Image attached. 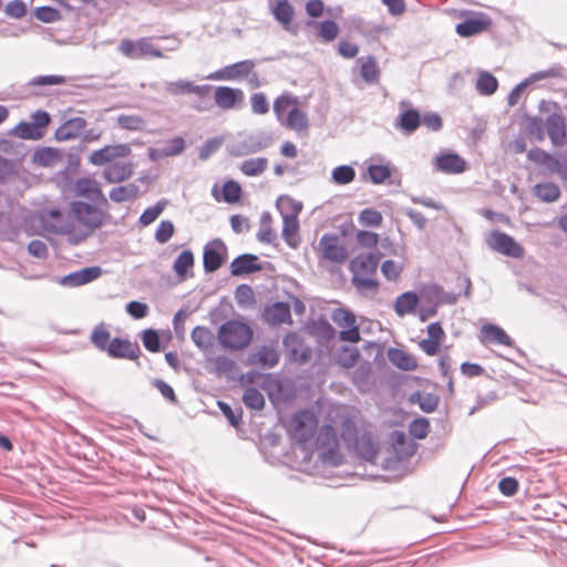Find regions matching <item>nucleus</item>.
<instances>
[{
	"mask_svg": "<svg viewBox=\"0 0 567 567\" xmlns=\"http://www.w3.org/2000/svg\"><path fill=\"white\" fill-rule=\"evenodd\" d=\"M71 213L74 218L84 226L87 231H75L71 225L55 226L51 225L50 229L58 235H66L68 243L78 246L84 241L94 230L100 229L109 224L112 216L93 204L83 200H73L70 205Z\"/></svg>",
	"mask_w": 567,
	"mask_h": 567,
	"instance_id": "obj_1",
	"label": "nucleus"
},
{
	"mask_svg": "<svg viewBox=\"0 0 567 567\" xmlns=\"http://www.w3.org/2000/svg\"><path fill=\"white\" fill-rule=\"evenodd\" d=\"M254 329L244 318H234L221 323L217 331L219 346L227 351H240L254 340Z\"/></svg>",
	"mask_w": 567,
	"mask_h": 567,
	"instance_id": "obj_2",
	"label": "nucleus"
},
{
	"mask_svg": "<svg viewBox=\"0 0 567 567\" xmlns=\"http://www.w3.org/2000/svg\"><path fill=\"white\" fill-rule=\"evenodd\" d=\"M51 122V115L44 110H37L31 114V121H20L10 134L22 140L39 141L41 140Z\"/></svg>",
	"mask_w": 567,
	"mask_h": 567,
	"instance_id": "obj_3",
	"label": "nucleus"
},
{
	"mask_svg": "<svg viewBox=\"0 0 567 567\" xmlns=\"http://www.w3.org/2000/svg\"><path fill=\"white\" fill-rule=\"evenodd\" d=\"M228 249L221 238L209 240L203 248V269L205 274H214L227 261Z\"/></svg>",
	"mask_w": 567,
	"mask_h": 567,
	"instance_id": "obj_4",
	"label": "nucleus"
},
{
	"mask_svg": "<svg viewBox=\"0 0 567 567\" xmlns=\"http://www.w3.org/2000/svg\"><path fill=\"white\" fill-rule=\"evenodd\" d=\"M331 319L338 327L343 328L338 333L340 341L357 343L361 339L355 316L350 309L336 308L331 313Z\"/></svg>",
	"mask_w": 567,
	"mask_h": 567,
	"instance_id": "obj_5",
	"label": "nucleus"
},
{
	"mask_svg": "<svg viewBox=\"0 0 567 567\" xmlns=\"http://www.w3.org/2000/svg\"><path fill=\"white\" fill-rule=\"evenodd\" d=\"M318 420L311 410L302 409L292 416L291 436L301 444L309 442L315 435Z\"/></svg>",
	"mask_w": 567,
	"mask_h": 567,
	"instance_id": "obj_6",
	"label": "nucleus"
},
{
	"mask_svg": "<svg viewBox=\"0 0 567 567\" xmlns=\"http://www.w3.org/2000/svg\"><path fill=\"white\" fill-rule=\"evenodd\" d=\"M487 246L506 257L519 259L524 257V248L523 246L516 241V239L502 231L494 229L491 231L488 238L486 239Z\"/></svg>",
	"mask_w": 567,
	"mask_h": 567,
	"instance_id": "obj_7",
	"label": "nucleus"
},
{
	"mask_svg": "<svg viewBox=\"0 0 567 567\" xmlns=\"http://www.w3.org/2000/svg\"><path fill=\"white\" fill-rule=\"evenodd\" d=\"M399 107L394 125L404 135H412L421 126V112L409 100H402Z\"/></svg>",
	"mask_w": 567,
	"mask_h": 567,
	"instance_id": "obj_8",
	"label": "nucleus"
},
{
	"mask_svg": "<svg viewBox=\"0 0 567 567\" xmlns=\"http://www.w3.org/2000/svg\"><path fill=\"white\" fill-rule=\"evenodd\" d=\"M269 11L282 29L291 34L298 33L293 24L295 8L289 0H268Z\"/></svg>",
	"mask_w": 567,
	"mask_h": 567,
	"instance_id": "obj_9",
	"label": "nucleus"
},
{
	"mask_svg": "<svg viewBox=\"0 0 567 567\" xmlns=\"http://www.w3.org/2000/svg\"><path fill=\"white\" fill-rule=\"evenodd\" d=\"M254 60H241L225 65L210 73L207 79L214 81H235L247 78L255 68Z\"/></svg>",
	"mask_w": 567,
	"mask_h": 567,
	"instance_id": "obj_10",
	"label": "nucleus"
},
{
	"mask_svg": "<svg viewBox=\"0 0 567 567\" xmlns=\"http://www.w3.org/2000/svg\"><path fill=\"white\" fill-rule=\"evenodd\" d=\"M132 148L128 144L105 145L95 150L89 156V162L95 166H103L115 163L117 158L130 156Z\"/></svg>",
	"mask_w": 567,
	"mask_h": 567,
	"instance_id": "obj_11",
	"label": "nucleus"
},
{
	"mask_svg": "<svg viewBox=\"0 0 567 567\" xmlns=\"http://www.w3.org/2000/svg\"><path fill=\"white\" fill-rule=\"evenodd\" d=\"M492 19L484 12H475L467 16L456 24L455 31L462 38H470L488 30Z\"/></svg>",
	"mask_w": 567,
	"mask_h": 567,
	"instance_id": "obj_12",
	"label": "nucleus"
},
{
	"mask_svg": "<svg viewBox=\"0 0 567 567\" xmlns=\"http://www.w3.org/2000/svg\"><path fill=\"white\" fill-rule=\"evenodd\" d=\"M321 257L334 264H342L348 258L347 248L339 244V236L332 233L322 235L319 241Z\"/></svg>",
	"mask_w": 567,
	"mask_h": 567,
	"instance_id": "obj_13",
	"label": "nucleus"
},
{
	"mask_svg": "<svg viewBox=\"0 0 567 567\" xmlns=\"http://www.w3.org/2000/svg\"><path fill=\"white\" fill-rule=\"evenodd\" d=\"M282 343L290 361L297 362L298 364H306L310 361L311 349L303 343V340L297 332H288L284 337Z\"/></svg>",
	"mask_w": 567,
	"mask_h": 567,
	"instance_id": "obj_14",
	"label": "nucleus"
},
{
	"mask_svg": "<svg viewBox=\"0 0 567 567\" xmlns=\"http://www.w3.org/2000/svg\"><path fill=\"white\" fill-rule=\"evenodd\" d=\"M75 194L92 202L95 206H107L109 202L102 192L100 184L91 177H80L75 182Z\"/></svg>",
	"mask_w": 567,
	"mask_h": 567,
	"instance_id": "obj_15",
	"label": "nucleus"
},
{
	"mask_svg": "<svg viewBox=\"0 0 567 567\" xmlns=\"http://www.w3.org/2000/svg\"><path fill=\"white\" fill-rule=\"evenodd\" d=\"M103 272L100 266H89L59 277L56 281L63 287L74 288L96 280Z\"/></svg>",
	"mask_w": 567,
	"mask_h": 567,
	"instance_id": "obj_16",
	"label": "nucleus"
},
{
	"mask_svg": "<svg viewBox=\"0 0 567 567\" xmlns=\"http://www.w3.org/2000/svg\"><path fill=\"white\" fill-rule=\"evenodd\" d=\"M141 341L144 348L152 353H158L166 349L173 339L169 329L158 330L146 328L140 332Z\"/></svg>",
	"mask_w": 567,
	"mask_h": 567,
	"instance_id": "obj_17",
	"label": "nucleus"
},
{
	"mask_svg": "<svg viewBox=\"0 0 567 567\" xmlns=\"http://www.w3.org/2000/svg\"><path fill=\"white\" fill-rule=\"evenodd\" d=\"M545 133L555 146H564L567 142V125L564 114L551 112L545 120Z\"/></svg>",
	"mask_w": 567,
	"mask_h": 567,
	"instance_id": "obj_18",
	"label": "nucleus"
},
{
	"mask_svg": "<svg viewBox=\"0 0 567 567\" xmlns=\"http://www.w3.org/2000/svg\"><path fill=\"white\" fill-rule=\"evenodd\" d=\"M262 320L271 326L291 324V306L287 301L267 303L261 312Z\"/></svg>",
	"mask_w": 567,
	"mask_h": 567,
	"instance_id": "obj_19",
	"label": "nucleus"
},
{
	"mask_svg": "<svg viewBox=\"0 0 567 567\" xmlns=\"http://www.w3.org/2000/svg\"><path fill=\"white\" fill-rule=\"evenodd\" d=\"M262 264L255 254L244 252L235 257L229 265V272L233 277H243L261 271Z\"/></svg>",
	"mask_w": 567,
	"mask_h": 567,
	"instance_id": "obj_20",
	"label": "nucleus"
},
{
	"mask_svg": "<svg viewBox=\"0 0 567 567\" xmlns=\"http://www.w3.org/2000/svg\"><path fill=\"white\" fill-rule=\"evenodd\" d=\"M244 92L241 89L220 85L215 87L214 101L221 110H234L244 103Z\"/></svg>",
	"mask_w": 567,
	"mask_h": 567,
	"instance_id": "obj_21",
	"label": "nucleus"
},
{
	"mask_svg": "<svg viewBox=\"0 0 567 567\" xmlns=\"http://www.w3.org/2000/svg\"><path fill=\"white\" fill-rule=\"evenodd\" d=\"M106 353L112 359L137 360L141 349L136 342H132L127 338L114 337Z\"/></svg>",
	"mask_w": 567,
	"mask_h": 567,
	"instance_id": "obj_22",
	"label": "nucleus"
},
{
	"mask_svg": "<svg viewBox=\"0 0 567 567\" xmlns=\"http://www.w3.org/2000/svg\"><path fill=\"white\" fill-rule=\"evenodd\" d=\"M434 167L445 174H462L466 171L467 163L456 152L446 151L435 157Z\"/></svg>",
	"mask_w": 567,
	"mask_h": 567,
	"instance_id": "obj_23",
	"label": "nucleus"
},
{
	"mask_svg": "<svg viewBox=\"0 0 567 567\" xmlns=\"http://www.w3.org/2000/svg\"><path fill=\"white\" fill-rule=\"evenodd\" d=\"M383 254L379 250L362 252L350 260L349 269L352 274H375Z\"/></svg>",
	"mask_w": 567,
	"mask_h": 567,
	"instance_id": "obj_24",
	"label": "nucleus"
},
{
	"mask_svg": "<svg viewBox=\"0 0 567 567\" xmlns=\"http://www.w3.org/2000/svg\"><path fill=\"white\" fill-rule=\"evenodd\" d=\"M87 126L84 117L75 116L64 121L54 132L53 137L58 142H65L80 137Z\"/></svg>",
	"mask_w": 567,
	"mask_h": 567,
	"instance_id": "obj_25",
	"label": "nucleus"
},
{
	"mask_svg": "<svg viewBox=\"0 0 567 567\" xmlns=\"http://www.w3.org/2000/svg\"><path fill=\"white\" fill-rule=\"evenodd\" d=\"M280 360L279 352L271 346H261L258 351L247 355V365H260L262 369L275 368Z\"/></svg>",
	"mask_w": 567,
	"mask_h": 567,
	"instance_id": "obj_26",
	"label": "nucleus"
},
{
	"mask_svg": "<svg viewBox=\"0 0 567 567\" xmlns=\"http://www.w3.org/2000/svg\"><path fill=\"white\" fill-rule=\"evenodd\" d=\"M259 377L264 378L260 384L261 389L267 391L269 399L274 401L275 393L272 392V389L275 388V391L279 393L282 390V384L279 380L275 379L271 373L262 374L256 370H249L246 373H243L238 381L241 385H245L246 383H252Z\"/></svg>",
	"mask_w": 567,
	"mask_h": 567,
	"instance_id": "obj_27",
	"label": "nucleus"
},
{
	"mask_svg": "<svg viewBox=\"0 0 567 567\" xmlns=\"http://www.w3.org/2000/svg\"><path fill=\"white\" fill-rule=\"evenodd\" d=\"M390 443L393 453L405 460L413 456L417 450V444L401 430H393L390 433Z\"/></svg>",
	"mask_w": 567,
	"mask_h": 567,
	"instance_id": "obj_28",
	"label": "nucleus"
},
{
	"mask_svg": "<svg viewBox=\"0 0 567 567\" xmlns=\"http://www.w3.org/2000/svg\"><path fill=\"white\" fill-rule=\"evenodd\" d=\"M134 174V165L132 162L120 163L115 162L104 167L102 172L103 178L109 184L123 183L132 177Z\"/></svg>",
	"mask_w": 567,
	"mask_h": 567,
	"instance_id": "obj_29",
	"label": "nucleus"
},
{
	"mask_svg": "<svg viewBox=\"0 0 567 567\" xmlns=\"http://www.w3.org/2000/svg\"><path fill=\"white\" fill-rule=\"evenodd\" d=\"M241 195V186L235 179H227L221 186V193H219L217 184H214L212 187V196L216 202L236 204L240 200Z\"/></svg>",
	"mask_w": 567,
	"mask_h": 567,
	"instance_id": "obj_30",
	"label": "nucleus"
},
{
	"mask_svg": "<svg viewBox=\"0 0 567 567\" xmlns=\"http://www.w3.org/2000/svg\"><path fill=\"white\" fill-rule=\"evenodd\" d=\"M374 159H379L381 163H368L367 174L371 184L381 185L392 176V164L390 162H384L382 156L371 158V161Z\"/></svg>",
	"mask_w": 567,
	"mask_h": 567,
	"instance_id": "obj_31",
	"label": "nucleus"
},
{
	"mask_svg": "<svg viewBox=\"0 0 567 567\" xmlns=\"http://www.w3.org/2000/svg\"><path fill=\"white\" fill-rule=\"evenodd\" d=\"M306 25L315 28L316 35L324 43L334 41L340 31L338 23L332 19H324L321 21L307 20Z\"/></svg>",
	"mask_w": 567,
	"mask_h": 567,
	"instance_id": "obj_32",
	"label": "nucleus"
},
{
	"mask_svg": "<svg viewBox=\"0 0 567 567\" xmlns=\"http://www.w3.org/2000/svg\"><path fill=\"white\" fill-rule=\"evenodd\" d=\"M419 303V295L414 290H408L396 297L393 309L399 317H404L405 315H414Z\"/></svg>",
	"mask_w": 567,
	"mask_h": 567,
	"instance_id": "obj_33",
	"label": "nucleus"
},
{
	"mask_svg": "<svg viewBox=\"0 0 567 567\" xmlns=\"http://www.w3.org/2000/svg\"><path fill=\"white\" fill-rule=\"evenodd\" d=\"M62 152L52 146H39L32 154V163L41 167H51L62 159Z\"/></svg>",
	"mask_w": 567,
	"mask_h": 567,
	"instance_id": "obj_34",
	"label": "nucleus"
},
{
	"mask_svg": "<svg viewBox=\"0 0 567 567\" xmlns=\"http://www.w3.org/2000/svg\"><path fill=\"white\" fill-rule=\"evenodd\" d=\"M350 450L370 463L374 462L378 454V446L374 444L370 432L362 433L358 437L357 446H351Z\"/></svg>",
	"mask_w": 567,
	"mask_h": 567,
	"instance_id": "obj_35",
	"label": "nucleus"
},
{
	"mask_svg": "<svg viewBox=\"0 0 567 567\" xmlns=\"http://www.w3.org/2000/svg\"><path fill=\"white\" fill-rule=\"evenodd\" d=\"M386 355L389 361L402 371H414L417 368L415 358L403 349L391 347Z\"/></svg>",
	"mask_w": 567,
	"mask_h": 567,
	"instance_id": "obj_36",
	"label": "nucleus"
},
{
	"mask_svg": "<svg viewBox=\"0 0 567 567\" xmlns=\"http://www.w3.org/2000/svg\"><path fill=\"white\" fill-rule=\"evenodd\" d=\"M299 229V219L296 216H282L281 235L290 248L296 249L300 244Z\"/></svg>",
	"mask_w": 567,
	"mask_h": 567,
	"instance_id": "obj_37",
	"label": "nucleus"
},
{
	"mask_svg": "<svg viewBox=\"0 0 567 567\" xmlns=\"http://www.w3.org/2000/svg\"><path fill=\"white\" fill-rule=\"evenodd\" d=\"M481 332L483 338L488 342H494L507 347H512L514 344V340L498 324L486 323L482 327Z\"/></svg>",
	"mask_w": 567,
	"mask_h": 567,
	"instance_id": "obj_38",
	"label": "nucleus"
},
{
	"mask_svg": "<svg viewBox=\"0 0 567 567\" xmlns=\"http://www.w3.org/2000/svg\"><path fill=\"white\" fill-rule=\"evenodd\" d=\"M533 195L543 203H555L561 196L559 186L553 182L537 183L532 189Z\"/></svg>",
	"mask_w": 567,
	"mask_h": 567,
	"instance_id": "obj_39",
	"label": "nucleus"
},
{
	"mask_svg": "<svg viewBox=\"0 0 567 567\" xmlns=\"http://www.w3.org/2000/svg\"><path fill=\"white\" fill-rule=\"evenodd\" d=\"M195 257L190 249L182 250L173 262V270L179 280H185L194 267Z\"/></svg>",
	"mask_w": 567,
	"mask_h": 567,
	"instance_id": "obj_40",
	"label": "nucleus"
},
{
	"mask_svg": "<svg viewBox=\"0 0 567 567\" xmlns=\"http://www.w3.org/2000/svg\"><path fill=\"white\" fill-rule=\"evenodd\" d=\"M409 402L411 404H417L420 410L424 413H433L440 403V396L435 393H422L415 391L410 394Z\"/></svg>",
	"mask_w": 567,
	"mask_h": 567,
	"instance_id": "obj_41",
	"label": "nucleus"
},
{
	"mask_svg": "<svg viewBox=\"0 0 567 567\" xmlns=\"http://www.w3.org/2000/svg\"><path fill=\"white\" fill-rule=\"evenodd\" d=\"M360 359V351L353 346H340L334 352V361L342 368H353Z\"/></svg>",
	"mask_w": 567,
	"mask_h": 567,
	"instance_id": "obj_42",
	"label": "nucleus"
},
{
	"mask_svg": "<svg viewBox=\"0 0 567 567\" xmlns=\"http://www.w3.org/2000/svg\"><path fill=\"white\" fill-rule=\"evenodd\" d=\"M498 89V80L489 71H480L475 83V90L482 96H491Z\"/></svg>",
	"mask_w": 567,
	"mask_h": 567,
	"instance_id": "obj_43",
	"label": "nucleus"
},
{
	"mask_svg": "<svg viewBox=\"0 0 567 567\" xmlns=\"http://www.w3.org/2000/svg\"><path fill=\"white\" fill-rule=\"evenodd\" d=\"M308 332L312 336L323 339L327 342L334 339L337 333L336 329L323 316L308 324Z\"/></svg>",
	"mask_w": 567,
	"mask_h": 567,
	"instance_id": "obj_44",
	"label": "nucleus"
},
{
	"mask_svg": "<svg viewBox=\"0 0 567 567\" xmlns=\"http://www.w3.org/2000/svg\"><path fill=\"white\" fill-rule=\"evenodd\" d=\"M140 187L135 183L120 185L110 190L109 197L114 203H124L137 197Z\"/></svg>",
	"mask_w": 567,
	"mask_h": 567,
	"instance_id": "obj_45",
	"label": "nucleus"
},
{
	"mask_svg": "<svg viewBox=\"0 0 567 567\" xmlns=\"http://www.w3.org/2000/svg\"><path fill=\"white\" fill-rule=\"evenodd\" d=\"M190 338L199 350L207 351L214 346L215 337L207 327L196 326L192 330Z\"/></svg>",
	"mask_w": 567,
	"mask_h": 567,
	"instance_id": "obj_46",
	"label": "nucleus"
},
{
	"mask_svg": "<svg viewBox=\"0 0 567 567\" xmlns=\"http://www.w3.org/2000/svg\"><path fill=\"white\" fill-rule=\"evenodd\" d=\"M276 207L281 216H296V218H298L299 214L302 212L303 205L289 195H280L276 200Z\"/></svg>",
	"mask_w": 567,
	"mask_h": 567,
	"instance_id": "obj_47",
	"label": "nucleus"
},
{
	"mask_svg": "<svg viewBox=\"0 0 567 567\" xmlns=\"http://www.w3.org/2000/svg\"><path fill=\"white\" fill-rule=\"evenodd\" d=\"M523 120L526 122V132L532 138L538 142L545 140V121L542 117L525 113Z\"/></svg>",
	"mask_w": 567,
	"mask_h": 567,
	"instance_id": "obj_48",
	"label": "nucleus"
},
{
	"mask_svg": "<svg viewBox=\"0 0 567 567\" xmlns=\"http://www.w3.org/2000/svg\"><path fill=\"white\" fill-rule=\"evenodd\" d=\"M287 127L295 131H303L309 126V121L307 114L299 110L298 107H291L284 120V123Z\"/></svg>",
	"mask_w": 567,
	"mask_h": 567,
	"instance_id": "obj_49",
	"label": "nucleus"
},
{
	"mask_svg": "<svg viewBox=\"0 0 567 567\" xmlns=\"http://www.w3.org/2000/svg\"><path fill=\"white\" fill-rule=\"evenodd\" d=\"M217 406L220 410L221 414L226 417L229 425L233 427H238L243 423V408L239 404L235 406L230 405L225 401H217Z\"/></svg>",
	"mask_w": 567,
	"mask_h": 567,
	"instance_id": "obj_50",
	"label": "nucleus"
},
{
	"mask_svg": "<svg viewBox=\"0 0 567 567\" xmlns=\"http://www.w3.org/2000/svg\"><path fill=\"white\" fill-rule=\"evenodd\" d=\"M340 436L348 450L351 449V446H357V441L360 436V433L355 422L351 417H344L342 420Z\"/></svg>",
	"mask_w": 567,
	"mask_h": 567,
	"instance_id": "obj_51",
	"label": "nucleus"
},
{
	"mask_svg": "<svg viewBox=\"0 0 567 567\" xmlns=\"http://www.w3.org/2000/svg\"><path fill=\"white\" fill-rule=\"evenodd\" d=\"M113 338L104 323L97 324L91 332L90 341L100 351L106 352Z\"/></svg>",
	"mask_w": 567,
	"mask_h": 567,
	"instance_id": "obj_52",
	"label": "nucleus"
},
{
	"mask_svg": "<svg viewBox=\"0 0 567 567\" xmlns=\"http://www.w3.org/2000/svg\"><path fill=\"white\" fill-rule=\"evenodd\" d=\"M360 76L367 84H375L380 79V68L373 55H368L360 66Z\"/></svg>",
	"mask_w": 567,
	"mask_h": 567,
	"instance_id": "obj_53",
	"label": "nucleus"
},
{
	"mask_svg": "<svg viewBox=\"0 0 567 567\" xmlns=\"http://www.w3.org/2000/svg\"><path fill=\"white\" fill-rule=\"evenodd\" d=\"M167 204H168V200L165 198H162V199L157 200V203L155 205L146 207L138 218V221H137L138 225L141 227H146V226L151 225L152 223H154L161 216V214L164 212Z\"/></svg>",
	"mask_w": 567,
	"mask_h": 567,
	"instance_id": "obj_54",
	"label": "nucleus"
},
{
	"mask_svg": "<svg viewBox=\"0 0 567 567\" xmlns=\"http://www.w3.org/2000/svg\"><path fill=\"white\" fill-rule=\"evenodd\" d=\"M244 404L254 411H261L266 405L264 394L255 386H247L243 393Z\"/></svg>",
	"mask_w": 567,
	"mask_h": 567,
	"instance_id": "obj_55",
	"label": "nucleus"
},
{
	"mask_svg": "<svg viewBox=\"0 0 567 567\" xmlns=\"http://www.w3.org/2000/svg\"><path fill=\"white\" fill-rule=\"evenodd\" d=\"M297 103L298 97L289 93H282L279 96H277L274 102V112L276 114L277 120L280 123H284L285 113Z\"/></svg>",
	"mask_w": 567,
	"mask_h": 567,
	"instance_id": "obj_56",
	"label": "nucleus"
},
{
	"mask_svg": "<svg viewBox=\"0 0 567 567\" xmlns=\"http://www.w3.org/2000/svg\"><path fill=\"white\" fill-rule=\"evenodd\" d=\"M245 144H247V148L250 154L258 153L266 147H268L271 143V135L265 132H260L258 134H250L244 138Z\"/></svg>",
	"mask_w": 567,
	"mask_h": 567,
	"instance_id": "obj_57",
	"label": "nucleus"
},
{
	"mask_svg": "<svg viewBox=\"0 0 567 567\" xmlns=\"http://www.w3.org/2000/svg\"><path fill=\"white\" fill-rule=\"evenodd\" d=\"M117 124L122 130L142 132L145 130L146 121L141 115L121 114L117 117Z\"/></svg>",
	"mask_w": 567,
	"mask_h": 567,
	"instance_id": "obj_58",
	"label": "nucleus"
},
{
	"mask_svg": "<svg viewBox=\"0 0 567 567\" xmlns=\"http://www.w3.org/2000/svg\"><path fill=\"white\" fill-rule=\"evenodd\" d=\"M355 178V169L351 165H339L331 172V182L336 185H348Z\"/></svg>",
	"mask_w": 567,
	"mask_h": 567,
	"instance_id": "obj_59",
	"label": "nucleus"
},
{
	"mask_svg": "<svg viewBox=\"0 0 567 567\" xmlns=\"http://www.w3.org/2000/svg\"><path fill=\"white\" fill-rule=\"evenodd\" d=\"M430 431V421L424 416H417L409 424V434L412 440H424L429 435Z\"/></svg>",
	"mask_w": 567,
	"mask_h": 567,
	"instance_id": "obj_60",
	"label": "nucleus"
},
{
	"mask_svg": "<svg viewBox=\"0 0 567 567\" xmlns=\"http://www.w3.org/2000/svg\"><path fill=\"white\" fill-rule=\"evenodd\" d=\"M267 164L266 157L249 158L241 163L240 171L246 176H258L265 172Z\"/></svg>",
	"mask_w": 567,
	"mask_h": 567,
	"instance_id": "obj_61",
	"label": "nucleus"
},
{
	"mask_svg": "<svg viewBox=\"0 0 567 567\" xmlns=\"http://www.w3.org/2000/svg\"><path fill=\"white\" fill-rule=\"evenodd\" d=\"M33 16L37 20L43 23H54L62 19L60 10L51 6L37 7L33 10Z\"/></svg>",
	"mask_w": 567,
	"mask_h": 567,
	"instance_id": "obj_62",
	"label": "nucleus"
},
{
	"mask_svg": "<svg viewBox=\"0 0 567 567\" xmlns=\"http://www.w3.org/2000/svg\"><path fill=\"white\" fill-rule=\"evenodd\" d=\"M235 299L238 306L248 308L256 303L252 288L247 284H240L235 289Z\"/></svg>",
	"mask_w": 567,
	"mask_h": 567,
	"instance_id": "obj_63",
	"label": "nucleus"
},
{
	"mask_svg": "<svg viewBox=\"0 0 567 567\" xmlns=\"http://www.w3.org/2000/svg\"><path fill=\"white\" fill-rule=\"evenodd\" d=\"M358 221L364 227L378 228L382 225V214L374 208H364L358 216Z\"/></svg>",
	"mask_w": 567,
	"mask_h": 567,
	"instance_id": "obj_64",
	"label": "nucleus"
}]
</instances>
